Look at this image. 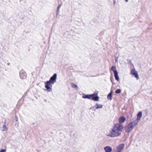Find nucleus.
Segmentation results:
<instances>
[{
    "instance_id": "f257e3e1",
    "label": "nucleus",
    "mask_w": 152,
    "mask_h": 152,
    "mask_svg": "<svg viewBox=\"0 0 152 152\" xmlns=\"http://www.w3.org/2000/svg\"><path fill=\"white\" fill-rule=\"evenodd\" d=\"M124 128L123 126L121 124L117 123L114 124L110 133L107 135L111 137H118L120 136L121 133L120 132H122Z\"/></svg>"
},
{
    "instance_id": "f03ea898",
    "label": "nucleus",
    "mask_w": 152,
    "mask_h": 152,
    "mask_svg": "<svg viewBox=\"0 0 152 152\" xmlns=\"http://www.w3.org/2000/svg\"><path fill=\"white\" fill-rule=\"evenodd\" d=\"M82 98L84 99H91L95 101L99 100V97L98 96L97 93H95L92 94H83Z\"/></svg>"
},
{
    "instance_id": "7ed1b4c3",
    "label": "nucleus",
    "mask_w": 152,
    "mask_h": 152,
    "mask_svg": "<svg viewBox=\"0 0 152 152\" xmlns=\"http://www.w3.org/2000/svg\"><path fill=\"white\" fill-rule=\"evenodd\" d=\"M45 88H46L47 91L48 92H51L52 89L50 86L51 84H53L49 80L45 82Z\"/></svg>"
},
{
    "instance_id": "20e7f679",
    "label": "nucleus",
    "mask_w": 152,
    "mask_h": 152,
    "mask_svg": "<svg viewBox=\"0 0 152 152\" xmlns=\"http://www.w3.org/2000/svg\"><path fill=\"white\" fill-rule=\"evenodd\" d=\"M133 128V126L129 124L125 127V130L126 132L129 133L132 130Z\"/></svg>"
},
{
    "instance_id": "39448f33",
    "label": "nucleus",
    "mask_w": 152,
    "mask_h": 152,
    "mask_svg": "<svg viewBox=\"0 0 152 152\" xmlns=\"http://www.w3.org/2000/svg\"><path fill=\"white\" fill-rule=\"evenodd\" d=\"M131 74L137 80L139 79V77L137 72L134 69L131 70Z\"/></svg>"
},
{
    "instance_id": "423d86ee",
    "label": "nucleus",
    "mask_w": 152,
    "mask_h": 152,
    "mask_svg": "<svg viewBox=\"0 0 152 152\" xmlns=\"http://www.w3.org/2000/svg\"><path fill=\"white\" fill-rule=\"evenodd\" d=\"M57 74L56 73L54 74L53 75L51 76L49 80V81L51 82L53 84L56 81L57 79Z\"/></svg>"
},
{
    "instance_id": "0eeeda50",
    "label": "nucleus",
    "mask_w": 152,
    "mask_h": 152,
    "mask_svg": "<svg viewBox=\"0 0 152 152\" xmlns=\"http://www.w3.org/2000/svg\"><path fill=\"white\" fill-rule=\"evenodd\" d=\"M124 144H121L116 147V149H117V152H121L124 149Z\"/></svg>"
},
{
    "instance_id": "6e6552de",
    "label": "nucleus",
    "mask_w": 152,
    "mask_h": 152,
    "mask_svg": "<svg viewBox=\"0 0 152 152\" xmlns=\"http://www.w3.org/2000/svg\"><path fill=\"white\" fill-rule=\"evenodd\" d=\"M20 77L21 79H24L26 77L25 72L23 70H21L19 73Z\"/></svg>"
},
{
    "instance_id": "1a4fd4ad",
    "label": "nucleus",
    "mask_w": 152,
    "mask_h": 152,
    "mask_svg": "<svg viewBox=\"0 0 152 152\" xmlns=\"http://www.w3.org/2000/svg\"><path fill=\"white\" fill-rule=\"evenodd\" d=\"M103 105L101 104H96L93 107V108L95 111L98 109L102 108L103 107Z\"/></svg>"
},
{
    "instance_id": "9d476101",
    "label": "nucleus",
    "mask_w": 152,
    "mask_h": 152,
    "mask_svg": "<svg viewBox=\"0 0 152 152\" xmlns=\"http://www.w3.org/2000/svg\"><path fill=\"white\" fill-rule=\"evenodd\" d=\"M139 121L136 119V120L132 122H130L129 123V124L133 126V127L134 128V127L137 125Z\"/></svg>"
},
{
    "instance_id": "9b49d317",
    "label": "nucleus",
    "mask_w": 152,
    "mask_h": 152,
    "mask_svg": "<svg viewBox=\"0 0 152 152\" xmlns=\"http://www.w3.org/2000/svg\"><path fill=\"white\" fill-rule=\"evenodd\" d=\"M105 152H111L112 151V148L110 146H106L104 148Z\"/></svg>"
},
{
    "instance_id": "f8f14e48",
    "label": "nucleus",
    "mask_w": 152,
    "mask_h": 152,
    "mask_svg": "<svg viewBox=\"0 0 152 152\" xmlns=\"http://www.w3.org/2000/svg\"><path fill=\"white\" fill-rule=\"evenodd\" d=\"M126 119V118L124 116H122L120 117L118 120L119 124H122L124 123Z\"/></svg>"
},
{
    "instance_id": "ddd939ff",
    "label": "nucleus",
    "mask_w": 152,
    "mask_h": 152,
    "mask_svg": "<svg viewBox=\"0 0 152 152\" xmlns=\"http://www.w3.org/2000/svg\"><path fill=\"white\" fill-rule=\"evenodd\" d=\"M118 71H115L114 73L115 79L117 81H119V77L118 75Z\"/></svg>"
},
{
    "instance_id": "4468645a",
    "label": "nucleus",
    "mask_w": 152,
    "mask_h": 152,
    "mask_svg": "<svg viewBox=\"0 0 152 152\" xmlns=\"http://www.w3.org/2000/svg\"><path fill=\"white\" fill-rule=\"evenodd\" d=\"M112 95L113 91L112 90H111L107 96V98L108 99H109L110 101L112 99Z\"/></svg>"
},
{
    "instance_id": "2eb2a0df",
    "label": "nucleus",
    "mask_w": 152,
    "mask_h": 152,
    "mask_svg": "<svg viewBox=\"0 0 152 152\" xmlns=\"http://www.w3.org/2000/svg\"><path fill=\"white\" fill-rule=\"evenodd\" d=\"M142 112L141 111L139 112L137 115V120L139 121L142 116Z\"/></svg>"
},
{
    "instance_id": "dca6fc26",
    "label": "nucleus",
    "mask_w": 152,
    "mask_h": 152,
    "mask_svg": "<svg viewBox=\"0 0 152 152\" xmlns=\"http://www.w3.org/2000/svg\"><path fill=\"white\" fill-rule=\"evenodd\" d=\"M111 70L112 71H113L114 73V72L117 71L116 70V67L115 66H113L111 68Z\"/></svg>"
},
{
    "instance_id": "f3484780",
    "label": "nucleus",
    "mask_w": 152,
    "mask_h": 152,
    "mask_svg": "<svg viewBox=\"0 0 152 152\" xmlns=\"http://www.w3.org/2000/svg\"><path fill=\"white\" fill-rule=\"evenodd\" d=\"M61 5H62V4H59L58 5V6L57 8L56 16H57L58 14V13L59 12V10H60V7H61Z\"/></svg>"
},
{
    "instance_id": "a211bd4d",
    "label": "nucleus",
    "mask_w": 152,
    "mask_h": 152,
    "mask_svg": "<svg viewBox=\"0 0 152 152\" xmlns=\"http://www.w3.org/2000/svg\"><path fill=\"white\" fill-rule=\"evenodd\" d=\"M72 87L73 88H76L77 89L78 88V87L75 84H74L73 83L72 84Z\"/></svg>"
},
{
    "instance_id": "6ab92c4d",
    "label": "nucleus",
    "mask_w": 152,
    "mask_h": 152,
    "mask_svg": "<svg viewBox=\"0 0 152 152\" xmlns=\"http://www.w3.org/2000/svg\"><path fill=\"white\" fill-rule=\"evenodd\" d=\"M121 90L120 89H118L115 91V93L117 94H119L121 92Z\"/></svg>"
},
{
    "instance_id": "aec40b11",
    "label": "nucleus",
    "mask_w": 152,
    "mask_h": 152,
    "mask_svg": "<svg viewBox=\"0 0 152 152\" xmlns=\"http://www.w3.org/2000/svg\"><path fill=\"white\" fill-rule=\"evenodd\" d=\"M2 128H3V129L2 130V131H6V130L7 129V127H6V125L5 124L3 125Z\"/></svg>"
},
{
    "instance_id": "412c9836",
    "label": "nucleus",
    "mask_w": 152,
    "mask_h": 152,
    "mask_svg": "<svg viewBox=\"0 0 152 152\" xmlns=\"http://www.w3.org/2000/svg\"><path fill=\"white\" fill-rule=\"evenodd\" d=\"M15 120L16 122L18 120V118L16 115H15Z\"/></svg>"
},
{
    "instance_id": "4be33fe9",
    "label": "nucleus",
    "mask_w": 152,
    "mask_h": 152,
    "mask_svg": "<svg viewBox=\"0 0 152 152\" xmlns=\"http://www.w3.org/2000/svg\"><path fill=\"white\" fill-rule=\"evenodd\" d=\"M6 151L5 150L3 149L0 150V152H5Z\"/></svg>"
},
{
    "instance_id": "5701e85b",
    "label": "nucleus",
    "mask_w": 152,
    "mask_h": 152,
    "mask_svg": "<svg viewBox=\"0 0 152 152\" xmlns=\"http://www.w3.org/2000/svg\"><path fill=\"white\" fill-rule=\"evenodd\" d=\"M118 61V57L115 58V62H117Z\"/></svg>"
},
{
    "instance_id": "b1692460",
    "label": "nucleus",
    "mask_w": 152,
    "mask_h": 152,
    "mask_svg": "<svg viewBox=\"0 0 152 152\" xmlns=\"http://www.w3.org/2000/svg\"><path fill=\"white\" fill-rule=\"evenodd\" d=\"M115 2H116V1H115V0H114V1H113V4L114 5H115Z\"/></svg>"
},
{
    "instance_id": "393cba45",
    "label": "nucleus",
    "mask_w": 152,
    "mask_h": 152,
    "mask_svg": "<svg viewBox=\"0 0 152 152\" xmlns=\"http://www.w3.org/2000/svg\"><path fill=\"white\" fill-rule=\"evenodd\" d=\"M10 64L9 63H7V65H8V66Z\"/></svg>"
},
{
    "instance_id": "a878e982",
    "label": "nucleus",
    "mask_w": 152,
    "mask_h": 152,
    "mask_svg": "<svg viewBox=\"0 0 152 152\" xmlns=\"http://www.w3.org/2000/svg\"><path fill=\"white\" fill-rule=\"evenodd\" d=\"M72 37L73 39H75V38H74L75 37V36H73Z\"/></svg>"
},
{
    "instance_id": "bb28decb",
    "label": "nucleus",
    "mask_w": 152,
    "mask_h": 152,
    "mask_svg": "<svg viewBox=\"0 0 152 152\" xmlns=\"http://www.w3.org/2000/svg\"><path fill=\"white\" fill-rule=\"evenodd\" d=\"M126 2H127L128 1V0H125Z\"/></svg>"
},
{
    "instance_id": "cd10ccee",
    "label": "nucleus",
    "mask_w": 152,
    "mask_h": 152,
    "mask_svg": "<svg viewBox=\"0 0 152 152\" xmlns=\"http://www.w3.org/2000/svg\"><path fill=\"white\" fill-rule=\"evenodd\" d=\"M44 101H45V102H46V99H45L44 100Z\"/></svg>"
}]
</instances>
